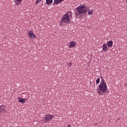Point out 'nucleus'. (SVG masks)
Wrapping results in <instances>:
<instances>
[{"mask_svg":"<svg viewBox=\"0 0 127 127\" xmlns=\"http://www.w3.org/2000/svg\"><path fill=\"white\" fill-rule=\"evenodd\" d=\"M88 7L80 5L75 9V15L77 16H82L86 14Z\"/></svg>","mask_w":127,"mask_h":127,"instance_id":"obj_1","label":"nucleus"},{"mask_svg":"<svg viewBox=\"0 0 127 127\" xmlns=\"http://www.w3.org/2000/svg\"><path fill=\"white\" fill-rule=\"evenodd\" d=\"M72 14L71 11L67 12L63 17L62 20L60 22V25L61 26H63L64 23L68 22L70 20V17H72Z\"/></svg>","mask_w":127,"mask_h":127,"instance_id":"obj_2","label":"nucleus"},{"mask_svg":"<svg viewBox=\"0 0 127 127\" xmlns=\"http://www.w3.org/2000/svg\"><path fill=\"white\" fill-rule=\"evenodd\" d=\"M108 90L107 83L105 82L104 79H102V81L99 85V89L98 92L100 94L104 93Z\"/></svg>","mask_w":127,"mask_h":127,"instance_id":"obj_3","label":"nucleus"},{"mask_svg":"<svg viewBox=\"0 0 127 127\" xmlns=\"http://www.w3.org/2000/svg\"><path fill=\"white\" fill-rule=\"evenodd\" d=\"M54 117V116L48 114L44 118L45 123H47L48 122H51Z\"/></svg>","mask_w":127,"mask_h":127,"instance_id":"obj_4","label":"nucleus"},{"mask_svg":"<svg viewBox=\"0 0 127 127\" xmlns=\"http://www.w3.org/2000/svg\"><path fill=\"white\" fill-rule=\"evenodd\" d=\"M6 107L4 106H0V112L1 113H5L6 112Z\"/></svg>","mask_w":127,"mask_h":127,"instance_id":"obj_5","label":"nucleus"},{"mask_svg":"<svg viewBox=\"0 0 127 127\" xmlns=\"http://www.w3.org/2000/svg\"><path fill=\"white\" fill-rule=\"evenodd\" d=\"M69 44H70L69 46V48H72L75 47V45H76V43L74 41H72L70 42Z\"/></svg>","mask_w":127,"mask_h":127,"instance_id":"obj_6","label":"nucleus"},{"mask_svg":"<svg viewBox=\"0 0 127 127\" xmlns=\"http://www.w3.org/2000/svg\"><path fill=\"white\" fill-rule=\"evenodd\" d=\"M29 35H30V37L31 38H33V37L34 38H36V36L34 35V33H33V32L32 31H30L28 32Z\"/></svg>","mask_w":127,"mask_h":127,"instance_id":"obj_7","label":"nucleus"},{"mask_svg":"<svg viewBox=\"0 0 127 127\" xmlns=\"http://www.w3.org/2000/svg\"><path fill=\"white\" fill-rule=\"evenodd\" d=\"M64 0H54V4L58 5L59 3L63 2Z\"/></svg>","mask_w":127,"mask_h":127,"instance_id":"obj_8","label":"nucleus"},{"mask_svg":"<svg viewBox=\"0 0 127 127\" xmlns=\"http://www.w3.org/2000/svg\"><path fill=\"white\" fill-rule=\"evenodd\" d=\"M108 49V47L107 46V44L104 43L103 44V45H102V50L103 51H106Z\"/></svg>","mask_w":127,"mask_h":127,"instance_id":"obj_9","label":"nucleus"},{"mask_svg":"<svg viewBox=\"0 0 127 127\" xmlns=\"http://www.w3.org/2000/svg\"><path fill=\"white\" fill-rule=\"evenodd\" d=\"M113 44V42L112 41H109L107 42V46L108 47H112Z\"/></svg>","mask_w":127,"mask_h":127,"instance_id":"obj_10","label":"nucleus"},{"mask_svg":"<svg viewBox=\"0 0 127 127\" xmlns=\"http://www.w3.org/2000/svg\"><path fill=\"white\" fill-rule=\"evenodd\" d=\"M26 101V99H25L22 98H20V100H19V103H21L22 104H24Z\"/></svg>","mask_w":127,"mask_h":127,"instance_id":"obj_11","label":"nucleus"},{"mask_svg":"<svg viewBox=\"0 0 127 127\" xmlns=\"http://www.w3.org/2000/svg\"><path fill=\"white\" fill-rule=\"evenodd\" d=\"M53 2V0H46V4L50 5Z\"/></svg>","mask_w":127,"mask_h":127,"instance_id":"obj_12","label":"nucleus"},{"mask_svg":"<svg viewBox=\"0 0 127 127\" xmlns=\"http://www.w3.org/2000/svg\"><path fill=\"white\" fill-rule=\"evenodd\" d=\"M100 81V78H98V79H97V80L96 81V84H99Z\"/></svg>","mask_w":127,"mask_h":127,"instance_id":"obj_13","label":"nucleus"},{"mask_svg":"<svg viewBox=\"0 0 127 127\" xmlns=\"http://www.w3.org/2000/svg\"><path fill=\"white\" fill-rule=\"evenodd\" d=\"M93 10H92V11H89L88 12V14H89V15H92L93 14Z\"/></svg>","mask_w":127,"mask_h":127,"instance_id":"obj_14","label":"nucleus"},{"mask_svg":"<svg viewBox=\"0 0 127 127\" xmlns=\"http://www.w3.org/2000/svg\"><path fill=\"white\" fill-rule=\"evenodd\" d=\"M42 0H37L36 1V4L40 3Z\"/></svg>","mask_w":127,"mask_h":127,"instance_id":"obj_15","label":"nucleus"},{"mask_svg":"<svg viewBox=\"0 0 127 127\" xmlns=\"http://www.w3.org/2000/svg\"><path fill=\"white\" fill-rule=\"evenodd\" d=\"M20 2H15V4L16 5H18L20 3Z\"/></svg>","mask_w":127,"mask_h":127,"instance_id":"obj_16","label":"nucleus"},{"mask_svg":"<svg viewBox=\"0 0 127 127\" xmlns=\"http://www.w3.org/2000/svg\"><path fill=\"white\" fill-rule=\"evenodd\" d=\"M68 65H69L70 67H71V66H72V64L71 63H69Z\"/></svg>","mask_w":127,"mask_h":127,"instance_id":"obj_17","label":"nucleus"},{"mask_svg":"<svg viewBox=\"0 0 127 127\" xmlns=\"http://www.w3.org/2000/svg\"><path fill=\"white\" fill-rule=\"evenodd\" d=\"M15 2L16 1H17V2H20L21 1H22V0H15Z\"/></svg>","mask_w":127,"mask_h":127,"instance_id":"obj_18","label":"nucleus"},{"mask_svg":"<svg viewBox=\"0 0 127 127\" xmlns=\"http://www.w3.org/2000/svg\"><path fill=\"white\" fill-rule=\"evenodd\" d=\"M67 127H70V125H68Z\"/></svg>","mask_w":127,"mask_h":127,"instance_id":"obj_19","label":"nucleus"},{"mask_svg":"<svg viewBox=\"0 0 127 127\" xmlns=\"http://www.w3.org/2000/svg\"><path fill=\"white\" fill-rule=\"evenodd\" d=\"M126 3L127 4V0H126Z\"/></svg>","mask_w":127,"mask_h":127,"instance_id":"obj_20","label":"nucleus"},{"mask_svg":"<svg viewBox=\"0 0 127 127\" xmlns=\"http://www.w3.org/2000/svg\"><path fill=\"white\" fill-rule=\"evenodd\" d=\"M20 97H18V99L19 100Z\"/></svg>","mask_w":127,"mask_h":127,"instance_id":"obj_21","label":"nucleus"}]
</instances>
